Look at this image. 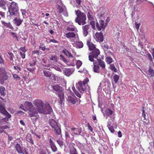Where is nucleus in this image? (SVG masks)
<instances>
[{
	"label": "nucleus",
	"instance_id": "nucleus-1",
	"mask_svg": "<svg viewBox=\"0 0 154 154\" xmlns=\"http://www.w3.org/2000/svg\"><path fill=\"white\" fill-rule=\"evenodd\" d=\"M33 103L36 107L38 113L45 114H50L53 111L49 103L44 107V102L40 100L35 99L33 101Z\"/></svg>",
	"mask_w": 154,
	"mask_h": 154
},
{
	"label": "nucleus",
	"instance_id": "nucleus-2",
	"mask_svg": "<svg viewBox=\"0 0 154 154\" xmlns=\"http://www.w3.org/2000/svg\"><path fill=\"white\" fill-rule=\"evenodd\" d=\"M87 45L89 50L91 51L89 54V60L91 62H93L94 60V58H96L100 54V51L96 48V45L89 40L87 41Z\"/></svg>",
	"mask_w": 154,
	"mask_h": 154
},
{
	"label": "nucleus",
	"instance_id": "nucleus-3",
	"mask_svg": "<svg viewBox=\"0 0 154 154\" xmlns=\"http://www.w3.org/2000/svg\"><path fill=\"white\" fill-rule=\"evenodd\" d=\"M75 13L77 15V17L75 19V21L80 25H84L86 23L85 20L86 17L85 14L79 10H75Z\"/></svg>",
	"mask_w": 154,
	"mask_h": 154
},
{
	"label": "nucleus",
	"instance_id": "nucleus-4",
	"mask_svg": "<svg viewBox=\"0 0 154 154\" xmlns=\"http://www.w3.org/2000/svg\"><path fill=\"white\" fill-rule=\"evenodd\" d=\"M89 80L88 78H86L83 81H79L76 84V87L78 90L80 92L83 93L86 90H88L89 87L88 85Z\"/></svg>",
	"mask_w": 154,
	"mask_h": 154
},
{
	"label": "nucleus",
	"instance_id": "nucleus-5",
	"mask_svg": "<svg viewBox=\"0 0 154 154\" xmlns=\"http://www.w3.org/2000/svg\"><path fill=\"white\" fill-rule=\"evenodd\" d=\"M24 105L29 108V115L30 117L35 116L36 118L38 117L39 116L38 115V111L34 108L31 102L26 101L24 103Z\"/></svg>",
	"mask_w": 154,
	"mask_h": 154
},
{
	"label": "nucleus",
	"instance_id": "nucleus-6",
	"mask_svg": "<svg viewBox=\"0 0 154 154\" xmlns=\"http://www.w3.org/2000/svg\"><path fill=\"white\" fill-rule=\"evenodd\" d=\"M8 11L11 15H14L17 14L19 12V8L17 3L12 2L8 8Z\"/></svg>",
	"mask_w": 154,
	"mask_h": 154
},
{
	"label": "nucleus",
	"instance_id": "nucleus-7",
	"mask_svg": "<svg viewBox=\"0 0 154 154\" xmlns=\"http://www.w3.org/2000/svg\"><path fill=\"white\" fill-rule=\"evenodd\" d=\"M49 124L54 131L57 135H60L61 133L60 128L58 126L56 122L53 119H51L49 122Z\"/></svg>",
	"mask_w": 154,
	"mask_h": 154
},
{
	"label": "nucleus",
	"instance_id": "nucleus-8",
	"mask_svg": "<svg viewBox=\"0 0 154 154\" xmlns=\"http://www.w3.org/2000/svg\"><path fill=\"white\" fill-rule=\"evenodd\" d=\"M8 76L5 69L3 68H0V83L3 85L5 81L8 80Z\"/></svg>",
	"mask_w": 154,
	"mask_h": 154
},
{
	"label": "nucleus",
	"instance_id": "nucleus-9",
	"mask_svg": "<svg viewBox=\"0 0 154 154\" xmlns=\"http://www.w3.org/2000/svg\"><path fill=\"white\" fill-rule=\"evenodd\" d=\"M51 86L53 92H55L57 94H58L63 91L62 87L58 85H52Z\"/></svg>",
	"mask_w": 154,
	"mask_h": 154
},
{
	"label": "nucleus",
	"instance_id": "nucleus-10",
	"mask_svg": "<svg viewBox=\"0 0 154 154\" xmlns=\"http://www.w3.org/2000/svg\"><path fill=\"white\" fill-rule=\"evenodd\" d=\"M96 27L98 30L103 31L104 30L106 27V26L104 24V21L103 20H100L99 21V24L97 22L96 23Z\"/></svg>",
	"mask_w": 154,
	"mask_h": 154
},
{
	"label": "nucleus",
	"instance_id": "nucleus-11",
	"mask_svg": "<svg viewBox=\"0 0 154 154\" xmlns=\"http://www.w3.org/2000/svg\"><path fill=\"white\" fill-rule=\"evenodd\" d=\"M74 69L73 68L65 69L63 71L64 74L67 76L71 75L74 72Z\"/></svg>",
	"mask_w": 154,
	"mask_h": 154
},
{
	"label": "nucleus",
	"instance_id": "nucleus-12",
	"mask_svg": "<svg viewBox=\"0 0 154 154\" xmlns=\"http://www.w3.org/2000/svg\"><path fill=\"white\" fill-rule=\"evenodd\" d=\"M23 20L20 17H15L13 19V22L17 26H19L23 22Z\"/></svg>",
	"mask_w": 154,
	"mask_h": 154
},
{
	"label": "nucleus",
	"instance_id": "nucleus-13",
	"mask_svg": "<svg viewBox=\"0 0 154 154\" xmlns=\"http://www.w3.org/2000/svg\"><path fill=\"white\" fill-rule=\"evenodd\" d=\"M77 98L75 96H71L70 95L68 96L67 98V101L72 104H75L76 103L77 101Z\"/></svg>",
	"mask_w": 154,
	"mask_h": 154
},
{
	"label": "nucleus",
	"instance_id": "nucleus-14",
	"mask_svg": "<svg viewBox=\"0 0 154 154\" xmlns=\"http://www.w3.org/2000/svg\"><path fill=\"white\" fill-rule=\"evenodd\" d=\"M83 35L85 36L87 35L88 33V31L90 29V25H86L83 26L82 27Z\"/></svg>",
	"mask_w": 154,
	"mask_h": 154
},
{
	"label": "nucleus",
	"instance_id": "nucleus-15",
	"mask_svg": "<svg viewBox=\"0 0 154 154\" xmlns=\"http://www.w3.org/2000/svg\"><path fill=\"white\" fill-rule=\"evenodd\" d=\"M58 97L59 98V103L60 105H62L63 103H64V94L63 92V91L60 93L57 94Z\"/></svg>",
	"mask_w": 154,
	"mask_h": 154
},
{
	"label": "nucleus",
	"instance_id": "nucleus-16",
	"mask_svg": "<svg viewBox=\"0 0 154 154\" xmlns=\"http://www.w3.org/2000/svg\"><path fill=\"white\" fill-rule=\"evenodd\" d=\"M95 36L96 38L100 42H102L103 41V33L101 32H97L95 34Z\"/></svg>",
	"mask_w": 154,
	"mask_h": 154
},
{
	"label": "nucleus",
	"instance_id": "nucleus-17",
	"mask_svg": "<svg viewBox=\"0 0 154 154\" xmlns=\"http://www.w3.org/2000/svg\"><path fill=\"white\" fill-rule=\"evenodd\" d=\"M71 132L73 133V134L75 135H79L81 133V129L79 128H71Z\"/></svg>",
	"mask_w": 154,
	"mask_h": 154
},
{
	"label": "nucleus",
	"instance_id": "nucleus-18",
	"mask_svg": "<svg viewBox=\"0 0 154 154\" xmlns=\"http://www.w3.org/2000/svg\"><path fill=\"white\" fill-rule=\"evenodd\" d=\"M14 147L18 153L20 154L23 153V148L19 144L17 143Z\"/></svg>",
	"mask_w": 154,
	"mask_h": 154
},
{
	"label": "nucleus",
	"instance_id": "nucleus-19",
	"mask_svg": "<svg viewBox=\"0 0 154 154\" xmlns=\"http://www.w3.org/2000/svg\"><path fill=\"white\" fill-rule=\"evenodd\" d=\"M94 14L91 11H88L87 13V17L89 21L94 20L93 17Z\"/></svg>",
	"mask_w": 154,
	"mask_h": 154
},
{
	"label": "nucleus",
	"instance_id": "nucleus-20",
	"mask_svg": "<svg viewBox=\"0 0 154 154\" xmlns=\"http://www.w3.org/2000/svg\"><path fill=\"white\" fill-rule=\"evenodd\" d=\"M43 73L44 76L47 78H50L51 76V73L48 71V69L43 70Z\"/></svg>",
	"mask_w": 154,
	"mask_h": 154
},
{
	"label": "nucleus",
	"instance_id": "nucleus-21",
	"mask_svg": "<svg viewBox=\"0 0 154 154\" xmlns=\"http://www.w3.org/2000/svg\"><path fill=\"white\" fill-rule=\"evenodd\" d=\"M104 114L107 116L111 117L113 113V111L108 108L106 109L105 111Z\"/></svg>",
	"mask_w": 154,
	"mask_h": 154
},
{
	"label": "nucleus",
	"instance_id": "nucleus-22",
	"mask_svg": "<svg viewBox=\"0 0 154 154\" xmlns=\"http://www.w3.org/2000/svg\"><path fill=\"white\" fill-rule=\"evenodd\" d=\"M99 66L97 63H94V67H93V71L95 72L99 73Z\"/></svg>",
	"mask_w": 154,
	"mask_h": 154
},
{
	"label": "nucleus",
	"instance_id": "nucleus-23",
	"mask_svg": "<svg viewBox=\"0 0 154 154\" xmlns=\"http://www.w3.org/2000/svg\"><path fill=\"white\" fill-rule=\"evenodd\" d=\"M98 65L102 69H104L105 68V62L101 59L98 60Z\"/></svg>",
	"mask_w": 154,
	"mask_h": 154
},
{
	"label": "nucleus",
	"instance_id": "nucleus-24",
	"mask_svg": "<svg viewBox=\"0 0 154 154\" xmlns=\"http://www.w3.org/2000/svg\"><path fill=\"white\" fill-rule=\"evenodd\" d=\"M2 25H3V26H6L7 27L12 30H13L14 29L12 25L10 23H6L4 21H2Z\"/></svg>",
	"mask_w": 154,
	"mask_h": 154
},
{
	"label": "nucleus",
	"instance_id": "nucleus-25",
	"mask_svg": "<svg viewBox=\"0 0 154 154\" xmlns=\"http://www.w3.org/2000/svg\"><path fill=\"white\" fill-rule=\"evenodd\" d=\"M75 35V34L73 32H69L66 34V36L67 38H74Z\"/></svg>",
	"mask_w": 154,
	"mask_h": 154
},
{
	"label": "nucleus",
	"instance_id": "nucleus-26",
	"mask_svg": "<svg viewBox=\"0 0 154 154\" xmlns=\"http://www.w3.org/2000/svg\"><path fill=\"white\" fill-rule=\"evenodd\" d=\"M5 87L3 86L0 87V95L4 96L5 95Z\"/></svg>",
	"mask_w": 154,
	"mask_h": 154
},
{
	"label": "nucleus",
	"instance_id": "nucleus-27",
	"mask_svg": "<svg viewBox=\"0 0 154 154\" xmlns=\"http://www.w3.org/2000/svg\"><path fill=\"white\" fill-rule=\"evenodd\" d=\"M37 62V60L36 58L33 59L29 63L28 65L30 67H33L35 66Z\"/></svg>",
	"mask_w": 154,
	"mask_h": 154
},
{
	"label": "nucleus",
	"instance_id": "nucleus-28",
	"mask_svg": "<svg viewBox=\"0 0 154 154\" xmlns=\"http://www.w3.org/2000/svg\"><path fill=\"white\" fill-rule=\"evenodd\" d=\"M7 112V111L5 109L4 105L0 103V113L3 114Z\"/></svg>",
	"mask_w": 154,
	"mask_h": 154
},
{
	"label": "nucleus",
	"instance_id": "nucleus-29",
	"mask_svg": "<svg viewBox=\"0 0 154 154\" xmlns=\"http://www.w3.org/2000/svg\"><path fill=\"white\" fill-rule=\"evenodd\" d=\"M6 4V2L4 0H0V7L4 10L6 9V7L5 5Z\"/></svg>",
	"mask_w": 154,
	"mask_h": 154
},
{
	"label": "nucleus",
	"instance_id": "nucleus-30",
	"mask_svg": "<svg viewBox=\"0 0 154 154\" xmlns=\"http://www.w3.org/2000/svg\"><path fill=\"white\" fill-rule=\"evenodd\" d=\"M105 61L107 63L109 64H111L113 62L112 58L109 57H107L106 58Z\"/></svg>",
	"mask_w": 154,
	"mask_h": 154
},
{
	"label": "nucleus",
	"instance_id": "nucleus-31",
	"mask_svg": "<svg viewBox=\"0 0 154 154\" xmlns=\"http://www.w3.org/2000/svg\"><path fill=\"white\" fill-rule=\"evenodd\" d=\"M109 69L115 72H117V69L114 64H109Z\"/></svg>",
	"mask_w": 154,
	"mask_h": 154
},
{
	"label": "nucleus",
	"instance_id": "nucleus-32",
	"mask_svg": "<svg viewBox=\"0 0 154 154\" xmlns=\"http://www.w3.org/2000/svg\"><path fill=\"white\" fill-rule=\"evenodd\" d=\"M50 60L54 62H57L58 60V58L56 55H52L49 57Z\"/></svg>",
	"mask_w": 154,
	"mask_h": 154
},
{
	"label": "nucleus",
	"instance_id": "nucleus-33",
	"mask_svg": "<svg viewBox=\"0 0 154 154\" xmlns=\"http://www.w3.org/2000/svg\"><path fill=\"white\" fill-rule=\"evenodd\" d=\"M12 76L14 80L16 81H20L21 79L20 77L15 73L13 74Z\"/></svg>",
	"mask_w": 154,
	"mask_h": 154
},
{
	"label": "nucleus",
	"instance_id": "nucleus-34",
	"mask_svg": "<svg viewBox=\"0 0 154 154\" xmlns=\"http://www.w3.org/2000/svg\"><path fill=\"white\" fill-rule=\"evenodd\" d=\"M8 57L10 58V61L11 62L13 63L14 61V56L13 54L11 52H8Z\"/></svg>",
	"mask_w": 154,
	"mask_h": 154
},
{
	"label": "nucleus",
	"instance_id": "nucleus-35",
	"mask_svg": "<svg viewBox=\"0 0 154 154\" xmlns=\"http://www.w3.org/2000/svg\"><path fill=\"white\" fill-rule=\"evenodd\" d=\"M70 154H78L75 148H71L69 150Z\"/></svg>",
	"mask_w": 154,
	"mask_h": 154
},
{
	"label": "nucleus",
	"instance_id": "nucleus-36",
	"mask_svg": "<svg viewBox=\"0 0 154 154\" xmlns=\"http://www.w3.org/2000/svg\"><path fill=\"white\" fill-rule=\"evenodd\" d=\"M75 44L76 46L79 48H82L83 46V43L81 42H77Z\"/></svg>",
	"mask_w": 154,
	"mask_h": 154
},
{
	"label": "nucleus",
	"instance_id": "nucleus-37",
	"mask_svg": "<svg viewBox=\"0 0 154 154\" xmlns=\"http://www.w3.org/2000/svg\"><path fill=\"white\" fill-rule=\"evenodd\" d=\"M113 79L115 83L116 84L117 83L119 79V75L116 74L113 76Z\"/></svg>",
	"mask_w": 154,
	"mask_h": 154
},
{
	"label": "nucleus",
	"instance_id": "nucleus-38",
	"mask_svg": "<svg viewBox=\"0 0 154 154\" xmlns=\"http://www.w3.org/2000/svg\"><path fill=\"white\" fill-rule=\"evenodd\" d=\"M82 64V62L80 60H78L76 63L77 68L79 69L81 66Z\"/></svg>",
	"mask_w": 154,
	"mask_h": 154
},
{
	"label": "nucleus",
	"instance_id": "nucleus-39",
	"mask_svg": "<svg viewBox=\"0 0 154 154\" xmlns=\"http://www.w3.org/2000/svg\"><path fill=\"white\" fill-rule=\"evenodd\" d=\"M37 154H46L45 151L42 148L39 149Z\"/></svg>",
	"mask_w": 154,
	"mask_h": 154
},
{
	"label": "nucleus",
	"instance_id": "nucleus-40",
	"mask_svg": "<svg viewBox=\"0 0 154 154\" xmlns=\"http://www.w3.org/2000/svg\"><path fill=\"white\" fill-rule=\"evenodd\" d=\"M148 72L151 76H154V70L153 69L151 68H149L148 70Z\"/></svg>",
	"mask_w": 154,
	"mask_h": 154
},
{
	"label": "nucleus",
	"instance_id": "nucleus-41",
	"mask_svg": "<svg viewBox=\"0 0 154 154\" xmlns=\"http://www.w3.org/2000/svg\"><path fill=\"white\" fill-rule=\"evenodd\" d=\"M89 22H90L89 23L91 26L92 29H94L95 28L94 20L89 21Z\"/></svg>",
	"mask_w": 154,
	"mask_h": 154
},
{
	"label": "nucleus",
	"instance_id": "nucleus-42",
	"mask_svg": "<svg viewBox=\"0 0 154 154\" xmlns=\"http://www.w3.org/2000/svg\"><path fill=\"white\" fill-rule=\"evenodd\" d=\"M50 146L53 152H56L57 150V148L55 144H54Z\"/></svg>",
	"mask_w": 154,
	"mask_h": 154
},
{
	"label": "nucleus",
	"instance_id": "nucleus-43",
	"mask_svg": "<svg viewBox=\"0 0 154 154\" xmlns=\"http://www.w3.org/2000/svg\"><path fill=\"white\" fill-rule=\"evenodd\" d=\"M11 35L12 36L13 38L17 40H18V38L16 34L14 32H11Z\"/></svg>",
	"mask_w": 154,
	"mask_h": 154
},
{
	"label": "nucleus",
	"instance_id": "nucleus-44",
	"mask_svg": "<svg viewBox=\"0 0 154 154\" xmlns=\"http://www.w3.org/2000/svg\"><path fill=\"white\" fill-rule=\"evenodd\" d=\"M108 126H109V127H108V128L109 131H110V132L113 133L115 131V130L113 128V127L112 126H109V125L108 124Z\"/></svg>",
	"mask_w": 154,
	"mask_h": 154
},
{
	"label": "nucleus",
	"instance_id": "nucleus-45",
	"mask_svg": "<svg viewBox=\"0 0 154 154\" xmlns=\"http://www.w3.org/2000/svg\"><path fill=\"white\" fill-rule=\"evenodd\" d=\"M60 57L62 60L66 64H67L68 62L67 60L62 55H60Z\"/></svg>",
	"mask_w": 154,
	"mask_h": 154
},
{
	"label": "nucleus",
	"instance_id": "nucleus-46",
	"mask_svg": "<svg viewBox=\"0 0 154 154\" xmlns=\"http://www.w3.org/2000/svg\"><path fill=\"white\" fill-rule=\"evenodd\" d=\"M35 68H31L28 66H27V69L31 72H33L35 70Z\"/></svg>",
	"mask_w": 154,
	"mask_h": 154
},
{
	"label": "nucleus",
	"instance_id": "nucleus-47",
	"mask_svg": "<svg viewBox=\"0 0 154 154\" xmlns=\"http://www.w3.org/2000/svg\"><path fill=\"white\" fill-rule=\"evenodd\" d=\"M66 56H67L70 59H73V56L72 55L69 51L67 53V54Z\"/></svg>",
	"mask_w": 154,
	"mask_h": 154
},
{
	"label": "nucleus",
	"instance_id": "nucleus-48",
	"mask_svg": "<svg viewBox=\"0 0 154 154\" xmlns=\"http://www.w3.org/2000/svg\"><path fill=\"white\" fill-rule=\"evenodd\" d=\"M57 142L60 146H62L63 145V142L62 140H57Z\"/></svg>",
	"mask_w": 154,
	"mask_h": 154
},
{
	"label": "nucleus",
	"instance_id": "nucleus-49",
	"mask_svg": "<svg viewBox=\"0 0 154 154\" xmlns=\"http://www.w3.org/2000/svg\"><path fill=\"white\" fill-rule=\"evenodd\" d=\"M27 141H28L29 143H32V144H33V140L30 136V137L27 138Z\"/></svg>",
	"mask_w": 154,
	"mask_h": 154
},
{
	"label": "nucleus",
	"instance_id": "nucleus-50",
	"mask_svg": "<svg viewBox=\"0 0 154 154\" xmlns=\"http://www.w3.org/2000/svg\"><path fill=\"white\" fill-rule=\"evenodd\" d=\"M26 47L25 46L24 47H21L20 48V50L22 51V52L25 53V52L27 51V50L26 49Z\"/></svg>",
	"mask_w": 154,
	"mask_h": 154
},
{
	"label": "nucleus",
	"instance_id": "nucleus-51",
	"mask_svg": "<svg viewBox=\"0 0 154 154\" xmlns=\"http://www.w3.org/2000/svg\"><path fill=\"white\" fill-rule=\"evenodd\" d=\"M39 48L42 51H44L45 50L46 47L45 46H43V45H42L39 47Z\"/></svg>",
	"mask_w": 154,
	"mask_h": 154
},
{
	"label": "nucleus",
	"instance_id": "nucleus-52",
	"mask_svg": "<svg viewBox=\"0 0 154 154\" xmlns=\"http://www.w3.org/2000/svg\"><path fill=\"white\" fill-rule=\"evenodd\" d=\"M135 27L136 29L137 30H138L140 26V23H138L137 22H136L135 23Z\"/></svg>",
	"mask_w": 154,
	"mask_h": 154
},
{
	"label": "nucleus",
	"instance_id": "nucleus-53",
	"mask_svg": "<svg viewBox=\"0 0 154 154\" xmlns=\"http://www.w3.org/2000/svg\"><path fill=\"white\" fill-rule=\"evenodd\" d=\"M74 92L76 96L78 97L79 98L81 97V95L77 91H75Z\"/></svg>",
	"mask_w": 154,
	"mask_h": 154
},
{
	"label": "nucleus",
	"instance_id": "nucleus-54",
	"mask_svg": "<svg viewBox=\"0 0 154 154\" xmlns=\"http://www.w3.org/2000/svg\"><path fill=\"white\" fill-rule=\"evenodd\" d=\"M20 54L21 55V57L23 59H24L25 58V53L22 52L20 51Z\"/></svg>",
	"mask_w": 154,
	"mask_h": 154
},
{
	"label": "nucleus",
	"instance_id": "nucleus-55",
	"mask_svg": "<svg viewBox=\"0 0 154 154\" xmlns=\"http://www.w3.org/2000/svg\"><path fill=\"white\" fill-rule=\"evenodd\" d=\"M75 28H70L69 27H67V30L68 31H74L75 30Z\"/></svg>",
	"mask_w": 154,
	"mask_h": 154
},
{
	"label": "nucleus",
	"instance_id": "nucleus-56",
	"mask_svg": "<svg viewBox=\"0 0 154 154\" xmlns=\"http://www.w3.org/2000/svg\"><path fill=\"white\" fill-rule=\"evenodd\" d=\"M7 123V122L5 120V119H2L0 122V124H1L2 125H3V124H5Z\"/></svg>",
	"mask_w": 154,
	"mask_h": 154
},
{
	"label": "nucleus",
	"instance_id": "nucleus-57",
	"mask_svg": "<svg viewBox=\"0 0 154 154\" xmlns=\"http://www.w3.org/2000/svg\"><path fill=\"white\" fill-rule=\"evenodd\" d=\"M63 11V9L61 7H59L58 8V12L59 13H62Z\"/></svg>",
	"mask_w": 154,
	"mask_h": 154
},
{
	"label": "nucleus",
	"instance_id": "nucleus-58",
	"mask_svg": "<svg viewBox=\"0 0 154 154\" xmlns=\"http://www.w3.org/2000/svg\"><path fill=\"white\" fill-rule=\"evenodd\" d=\"M88 128L91 132H93V128L90 125L89 123L88 124Z\"/></svg>",
	"mask_w": 154,
	"mask_h": 154
},
{
	"label": "nucleus",
	"instance_id": "nucleus-59",
	"mask_svg": "<svg viewBox=\"0 0 154 154\" xmlns=\"http://www.w3.org/2000/svg\"><path fill=\"white\" fill-rule=\"evenodd\" d=\"M103 49L105 51H107L109 49V46L107 45H104L103 46Z\"/></svg>",
	"mask_w": 154,
	"mask_h": 154
},
{
	"label": "nucleus",
	"instance_id": "nucleus-60",
	"mask_svg": "<svg viewBox=\"0 0 154 154\" xmlns=\"http://www.w3.org/2000/svg\"><path fill=\"white\" fill-rule=\"evenodd\" d=\"M3 114L5 115L8 118H10L11 117V115L7 111V112H5Z\"/></svg>",
	"mask_w": 154,
	"mask_h": 154
},
{
	"label": "nucleus",
	"instance_id": "nucleus-61",
	"mask_svg": "<svg viewBox=\"0 0 154 154\" xmlns=\"http://www.w3.org/2000/svg\"><path fill=\"white\" fill-rule=\"evenodd\" d=\"M50 42H52L54 43H58V41L54 39H50Z\"/></svg>",
	"mask_w": 154,
	"mask_h": 154
},
{
	"label": "nucleus",
	"instance_id": "nucleus-62",
	"mask_svg": "<svg viewBox=\"0 0 154 154\" xmlns=\"http://www.w3.org/2000/svg\"><path fill=\"white\" fill-rule=\"evenodd\" d=\"M32 54H37V55H39V52L38 51L35 50L32 51Z\"/></svg>",
	"mask_w": 154,
	"mask_h": 154
},
{
	"label": "nucleus",
	"instance_id": "nucleus-63",
	"mask_svg": "<svg viewBox=\"0 0 154 154\" xmlns=\"http://www.w3.org/2000/svg\"><path fill=\"white\" fill-rule=\"evenodd\" d=\"M142 2L141 0H137L136 1V4L137 5H139L141 4Z\"/></svg>",
	"mask_w": 154,
	"mask_h": 154
},
{
	"label": "nucleus",
	"instance_id": "nucleus-64",
	"mask_svg": "<svg viewBox=\"0 0 154 154\" xmlns=\"http://www.w3.org/2000/svg\"><path fill=\"white\" fill-rule=\"evenodd\" d=\"M76 2L78 5L80 6L81 3V0H75Z\"/></svg>",
	"mask_w": 154,
	"mask_h": 154
}]
</instances>
